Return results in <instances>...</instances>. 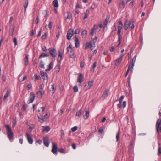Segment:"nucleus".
I'll return each mask as SVG.
<instances>
[{
	"mask_svg": "<svg viewBox=\"0 0 161 161\" xmlns=\"http://www.w3.org/2000/svg\"><path fill=\"white\" fill-rule=\"evenodd\" d=\"M45 107H40V109H38V111L40 113L39 114H40V115H38V117L39 121L41 123H43L49 116L48 114L46 113L42 117H40V116H42V115H43L42 113L45 111Z\"/></svg>",
	"mask_w": 161,
	"mask_h": 161,
	"instance_id": "1",
	"label": "nucleus"
},
{
	"mask_svg": "<svg viewBox=\"0 0 161 161\" xmlns=\"http://www.w3.org/2000/svg\"><path fill=\"white\" fill-rule=\"evenodd\" d=\"M97 37H96L94 39L91 40L90 42H87L85 45L86 49L90 48L91 50H92L95 47V43L96 42Z\"/></svg>",
	"mask_w": 161,
	"mask_h": 161,
	"instance_id": "2",
	"label": "nucleus"
},
{
	"mask_svg": "<svg viewBox=\"0 0 161 161\" xmlns=\"http://www.w3.org/2000/svg\"><path fill=\"white\" fill-rule=\"evenodd\" d=\"M123 24L122 21H119L118 27L117 31V34L118 36V42H119V43L117 45L118 46H119L121 43V40L122 38V37L121 36L120 33L121 32V30L123 28Z\"/></svg>",
	"mask_w": 161,
	"mask_h": 161,
	"instance_id": "3",
	"label": "nucleus"
},
{
	"mask_svg": "<svg viewBox=\"0 0 161 161\" xmlns=\"http://www.w3.org/2000/svg\"><path fill=\"white\" fill-rule=\"evenodd\" d=\"M5 127L7 130L8 138L10 140L13 139H14L13 134L10 127L8 125H6Z\"/></svg>",
	"mask_w": 161,
	"mask_h": 161,
	"instance_id": "4",
	"label": "nucleus"
},
{
	"mask_svg": "<svg viewBox=\"0 0 161 161\" xmlns=\"http://www.w3.org/2000/svg\"><path fill=\"white\" fill-rule=\"evenodd\" d=\"M57 150V144L56 143H53L51 152L53 154L56 155L58 154Z\"/></svg>",
	"mask_w": 161,
	"mask_h": 161,
	"instance_id": "5",
	"label": "nucleus"
},
{
	"mask_svg": "<svg viewBox=\"0 0 161 161\" xmlns=\"http://www.w3.org/2000/svg\"><path fill=\"white\" fill-rule=\"evenodd\" d=\"M49 53L51 56L53 58H55L57 56L56 50L55 48H50L48 49Z\"/></svg>",
	"mask_w": 161,
	"mask_h": 161,
	"instance_id": "6",
	"label": "nucleus"
},
{
	"mask_svg": "<svg viewBox=\"0 0 161 161\" xmlns=\"http://www.w3.org/2000/svg\"><path fill=\"white\" fill-rule=\"evenodd\" d=\"M124 56V54H122L120 55L119 58L116 59L115 61V66H119L122 60L123 57Z\"/></svg>",
	"mask_w": 161,
	"mask_h": 161,
	"instance_id": "7",
	"label": "nucleus"
},
{
	"mask_svg": "<svg viewBox=\"0 0 161 161\" xmlns=\"http://www.w3.org/2000/svg\"><path fill=\"white\" fill-rule=\"evenodd\" d=\"M73 30L71 29H69L68 31L66 37L67 39L68 40H69L71 39L73 36Z\"/></svg>",
	"mask_w": 161,
	"mask_h": 161,
	"instance_id": "8",
	"label": "nucleus"
},
{
	"mask_svg": "<svg viewBox=\"0 0 161 161\" xmlns=\"http://www.w3.org/2000/svg\"><path fill=\"white\" fill-rule=\"evenodd\" d=\"M58 61L59 63H60L62 59V57L64 54V52L62 50H60L58 51Z\"/></svg>",
	"mask_w": 161,
	"mask_h": 161,
	"instance_id": "9",
	"label": "nucleus"
},
{
	"mask_svg": "<svg viewBox=\"0 0 161 161\" xmlns=\"http://www.w3.org/2000/svg\"><path fill=\"white\" fill-rule=\"evenodd\" d=\"M35 97V95L33 92H31L30 94V96L28 99V104L32 103Z\"/></svg>",
	"mask_w": 161,
	"mask_h": 161,
	"instance_id": "10",
	"label": "nucleus"
},
{
	"mask_svg": "<svg viewBox=\"0 0 161 161\" xmlns=\"http://www.w3.org/2000/svg\"><path fill=\"white\" fill-rule=\"evenodd\" d=\"M26 136L28 142L30 144H32L33 143V140L32 136L29 134L28 133H26Z\"/></svg>",
	"mask_w": 161,
	"mask_h": 161,
	"instance_id": "11",
	"label": "nucleus"
},
{
	"mask_svg": "<svg viewBox=\"0 0 161 161\" xmlns=\"http://www.w3.org/2000/svg\"><path fill=\"white\" fill-rule=\"evenodd\" d=\"M44 144L47 147H48L49 145V138L48 137H45L44 138Z\"/></svg>",
	"mask_w": 161,
	"mask_h": 161,
	"instance_id": "12",
	"label": "nucleus"
},
{
	"mask_svg": "<svg viewBox=\"0 0 161 161\" xmlns=\"http://www.w3.org/2000/svg\"><path fill=\"white\" fill-rule=\"evenodd\" d=\"M161 124V119L159 118L158 119L156 123V131H158V128H159V127L160 126V125Z\"/></svg>",
	"mask_w": 161,
	"mask_h": 161,
	"instance_id": "13",
	"label": "nucleus"
},
{
	"mask_svg": "<svg viewBox=\"0 0 161 161\" xmlns=\"http://www.w3.org/2000/svg\"><path fill=\"white\" fill-rule=\"evenodd\" d=\"M41 74L42 78L45 80H47L48 79L47 74L46 72H41Z\"/></svg>",
	"mask_w": 161,
	"mask_h": 161,
	"instance_id": "14",
	"label": "nucleus"
},
{
	"mask_svg": "<svg viewBox=\"0 0 161 161\" xmlns=\"http://www.w3.org/2000/svg\"><path fill=\"white\" fill-rule=\"evenodd\" d=\"M42 132L43 133L44 132H47L49 131L50 129V128L49 126H42Z\"/></svg>",
	"mask_w": 161,
	"mask_h": 161,
	"instance_id": "15",
	"label": "nucleus"
},
{
	"mask_svg": "<svg viewBox=\"0 0 161 161\" xmlns=\"http://www.w3.org/2000/svg\"><path fill=\"white\" fill-rule=\"evenodd\" d=\"M137 57L136 55L132 59V64H131V66L130 68V69L131 71H132L133 69V67L134 66L135 63L136 62V58Z\"/></svg>",
	"mask_w": 161,
	"mask_h": 161,
	"instance_id": "16",
	"label": "nucleus"
},
{
	"mask_svg": "<svg viewBox=\"0 0 161 161\" xmlns=\"http://www.w3.org/2000/svg\"><path fill=\"white\" fill-rule=\"evenodd\" d=\"M109 93V90L108 89H106L105 92L103 94L102 97L104 98L106 97Z\"/></svg>",
	"mask_w": 161,
	"mask_h": 161,
	"instance_id": "17",
	"label": "nucleus"
},
{
	"mask_svg": "<svg viewBox=\"0 0 161 161\" xmlns=\"http://www.w3.org/2000/svg\"><path fill=\"white\" fill-rule=\"evenodd\" d=\"M14 29V25L10 26L9 29V35L10 36H13V32Z\"/></svg>",
	"mask_w": 161,
	"mask_h": 161,
	"instance_id": "18",
	"label": "nucleus"
},
{
	"mask_svg": "<svg viewBox=\"0 0 161 161\" xmlns=\"http://www.w3.org/2000/svg\"><path fill=\"white\" fill-rule=\"evenodd\" d=\"M75 47L77 48L80 45V42L79 39L76 36H75Z\"/></svg>",
	"mask_w": 161,
	"mask_h": 161,
	"instance_id": "19",
	"label": "nucleus"
},
{
	"mask_svg": "<svg viewBox=\"0 0 161 161\" xmlns=\"http://www.w3.org/2000/svg\"><path fill=\"white\" fill-rule=\"evenodd\" d=\"M83 76H82V74H80L78 76L77 81L80 83H81L83 81Z\"/></svg>",
	"mask_w": 161,
	"mask_h": 161,
	"instance_id": "20",
	"label": "nucleus"
},
{
	"mask_svg": "<svg viewBox=\"0 0 161 161\" xmlns=\"http://www.w3.org/2000/svg\"><path fill=\"white\" fill-rule=\"evenodd\" d=\"M53 62L52 61H51L48 66V68L47 69H46V71H49L53 67Z\"/></svg>",
	"mask_w": 161,
	"mask_h": 161,
	"instance_id": "21",
	"label": "nucleus"
},
{
	"mask_svg": "<svg viewBox=\"0 0 161 161\" xmlns=\"http://www.w3.org/2000/svg\"><path fill=\"white\" fill-rule=\"evenodd\" d=\"M24 65L27 66L28 64V55H26L25 58L24 59Z\"/></svg>",
	"mask_w": 161,
	"mask_h": 161,
	"instance_id": "22",
	"label": "nucleus"
},
{
	"mask_svg": "<svg viewBox=\"0 0 161 161\" xmlns=\"http://www.w3.org/2000/svg\"><path fill=\"white\" fill-rule=\"evenodd\" d=\"M128 24L129 27L131 29H133L134 28V25L133 22L131 21L128 22Z\"/></svg>",
	"mask_w": 161,
	"mask_h": 161,
	"instance_id": "23",
	"label": "nucleus"
},
{
	"mask_svg": "<svg viewBox=\"0 0 161 161\" xmlns=\"http://www.w3.org/2000/svg\"><path fill=\"white\" fill-rule=\"evenodd\" d=\"M89 13V11L88 10H87L84 13V16L83 17V19H85L88 17V15Z\"/></svg>",
	"mask_w": 161,
	"mask_h": 161,
	"instance_id": "24",
	"label": "nucleus"
},
{
	"mask_svg": "<svg viewBox=\"0 0 161 161\" xmlns=\"http://www.w3.org/2000/svg\"><path fill=\"white\" fill-rule=\"evenodd\" d=\"M42 95V92L41 90H40L37 92V96L38 98H41Z\"/></svg>",
	"mask_w": 161,
	"mask_h": 161,
	"instance_id": "25",
	"label": "nucleus"
},
{
	"mask_svg": "<svg viewBox=\"0 0 161 161\" xmlns=\"http://www.w3.org/2000/svg\"><path fill=\"white\" fill-rule=\"evenodd\" d=\"M53 3L54 7H58V0H54L53 2Z\"/></svg>",
	"mask_w": 161,
	"mask_h": 161,
	"instance_id": "26",
	"label": "nucleus"
},
{
	"mask_svg": "<svg viewBox=\"0 0 161 161\" xmlns=\"http://www.w3.org/2000/svg\"><path fill=\"white\" fill-rule=\"evenodd\" d=\"M89 116V112L88 111H86L85 115L84 116V119H87Z\"/></svg>",
	"mask_w": 161,
	"mask_h": 161,
	"instance_id": "27",
	"label": "nucleus"
},
{
	"mask_svg": "<svg viewBox=\"0 0 161 161\" xmlns=\"http://www.w3.org/2000/svg\"><path fill=\"white\" fill-rule=\"evenodd\" d=\"M87 34V31L86 30H83L81 33V35L82 37H85Z\"/></svg>",
	"mask_w": 161,
	"mask_h": 161,
	"instance_id": "28",
	"label": "nucleus"
},
{
	"mask_svg": "<svg viewBox=\"0 0 161 161\" xmlns=\"http://www.w3.org/2000/svg\"><path fill=\"white\" fill-rule=\"evenodd\" d=\"M9 92L8 91H7L6 93L5 94L4 96L3 99L4 100H7V98L9 96Z\"/></svg>",
	"mask_w": 161,
	"mask_h": 161,
	"instance_id": "29",
	"label": "nucleus"
},
{
	"mask_svg": "<svg viewBox=\"0 0 161 161\" xmlns=\"http://www.w3.org/2000/svg\"><path fill=\"white\" fill-rule=\"evenodd\" d=\"M93 83V80H91L90 81H89L88 82V85L87 86V88H90L91 86H92Z\"/></svg>",
	"mask_w": 161,
	"mask_h": 161,
	"instance_id": "30",
	"label": "nucleus"
},
{
	"mask_svg": "<svg viewBox=\"0 0 161 161\" xmlns=\"http://www.w3.org/2000/svg\"><path fill=\"white\" fill-rule=\"evenodd\" d=\"M28 0H25L24 4V7L25 8V11L28 6Z\"/></svg>",
	"mask_w": 161,
	"mask_h": 161,
	"instance_id": "31",
	"label": "nucleus"
},
{
	"mask_svg": "<svg viewBox=\"0 0 161 161\" xmlns=\"http://www.w3.org/2000/svg\"><path fill=\"white\" fill-rule=\"evenodd\" d=\"M44 62L42 60L41 61L39 64L40 67L41 68L44 69Z\"/></svg>",
	"mask_w": 161,
	"mask_h": 161,
	"instance_id": "32",
	"label": "nucleus"
},
{
	"mask_svg": "<svg viewBox=\"0 0 161 161\" xmlns=\"http://www.w3.org/2000/svg\"><path fill=\"white\" fill-rule=\"evenodd\" d=\"M81 114V109H80L78 111H77L76 114V116L80 117Z\"/></svg>",
	"mask_w": 161,
	"mask_h": 161,
	"instance_id": "33",
	"label": "nucleus"
},
{
	"mask_svg": "<svg viewBox=\"0 0 161 161\" xmlns=\"http://www.w3.org/2000/svg\"><path fill=\"white\" fill-rule=\"evenodd\" d=\"M28 105L27 104H24L22 105V107L21 108L22 110L23 111H25L26 110Z\"/></svg>",
	"mask_w": 161,
	"mask_h": 161,
	"instance_id": "34",
	"label": "nucleus"
},
{
	"mask_svg": "<svg viewBox=\"0 0 161 161\" xmlns=\"http://www.w3.org/2000/svg\"><path fill=\"white\" fill-rule=\"evenodd\" d=\"M125 6V2L124 1H122L120 2L119 4V7L120 8H123Z\"/></svg>",
	"mask_w": 161,
	"mask_h": 161,
	"instance_id": "35",
	"label": "nucleus"
},
{
	"mask_svg": "<svg viewBox=\"0 0 161 161\" xmlns=\"http://www.w3.org/2000/svg\"><path fill=\"white\" fill-rule=\"evenodd\" d=\"M129 27V26L128 24V21H127L124 24V28L125 30H126L128 29Z\"/></svg>",
	"mask_w": 161,
	"mask_h": 161,
	"instance_id": "36",
	"label": "nucleus"
},
{
	"mask_svg": "<svg viewBox=\"0 0 161 161\" xmlns=\"http://www.w3.org/2000/svg\"><path fill=\"white\" fill-rule=\"evenodd\" d=\"M109 19V16H107V17L105 19V21H104V24H105V25L107 24V23L108 22Z\"/></svg>",
	"mask_w": 161,
	"mask_h": 161,
	"instance_id": "37",
	"label": "nucleus"
},
{
	"mask_svg": "<svg viewBox=\"0 0 161 161\" xmlns=\"http://www.w3.org/2000/svg\"><path fill=\"white\" fill-rule=\"evenodd\" d=\"M95 29V26H94L91 29V31L90 33L91 36H93L94 35V30Z\"/></svg>",
	"mask_w": 161,
	"mask_h": 161,
	"instance_id": "38",
	"label": "nucleus"
},
{
	"mask_svg": "<svg viewBox=\"0 0 161 161\" xmlns=\"http://www.w3.org/2000/svg\"><path fill=\"white\" fill-rule=\"evenodd\" d=\"M47 33H44V34H43L42 35V38L43 40H45L47 38Z\"/></svg>",
	"mask_w": 161,
	"mask_h": 161,
	"instance_id": "39",
	"label": "nucleus"
},
{
	"mask_svg": "<svg viewBox=\"0 0 161 161\" xmlns=\"http://www.w3.org/2000/svg\"><path fill=\"white\" fill-rule=\"evenodd\" d=\"M68 15L66 17V19H70L72 17V14L70 13L69 12L68 13Z\"/></svg>",
	"mask_w": 161,
	"mask_h": 161,
	"instance_id": "40",
	"label": "nucleus"
},
{
	"mask_svg": "<svg viewBox=\"0 0 161 161\" xmlns=\"http://www.w3.org/2000/svg\"><path fill=\"white\" fill-rule=\"evenodd\" d=\"M60 64H58L57 65L55 68V69L56 70V71L59 72L60 70Z\"/></svg>",
	"mask_w": 161,
	"mask_h": 161,
	"instance_id": "41",
	"label": "nucleus"
},
{
	"mask_svg": "<svg viewBox=\"0 0 161 161\" xmlns=\"http://www.w3.org/2000/svg\"><path fill=\"white\" fill-rule=\"evenodd\" d=\"M74 91L75 92H77L78 91V87L77 85H75L73 87Z\"/></svg>",
	"mask_w": 161,
	"mask_h": 161,
	"instance_id": "42",
	"label": "nucleus"
},
{
	"mask_svg": "<svg viewBox=\"0 0 161 161\" xmlns=\"http://www.w3.org/2000/svg\"><path fill=\"white\" fill-rule=\"evenodd\" d=\"M58 151L59 152H60V153H66L65 150L63 148H61L60 149H59L58 150Z\"/></svg>",
	"mask_w": 161,
	"mask_h": 161,
	"instance_id": "43",
	"label": "nucleus"
},
{
	"mask_svg": "<svg viewBox=\"0 0 161 161\" xmlns=\"http://www.w3.org/2000/svg\"><path fill=\"white\" fill-rule=\"evenodd\" d=\"M80 29L78 28H77L75 30V32H74V34H78L80 33Z\"/></svg>",
	"mask_w": 161,
	"mask_h": 161,
	"instance_id": "44",
	"label": "nucleus"
},
{
	"mask_svg": "<svg viewBox=\"0 0 161 161\" xmlns=\"http://www.w3.org/2000/svg\"><path fill=\"white\" fill-rule=\"evenodd\" d=\"M34 76L35 78V81H36L39 80L40 78V76H39L37 74H35L34 75Z\"/></svg>",
	"mask_w": 161,
	"mask_h": 161,
	"instance_id": "45",
	"label": "nucleus"
},
{
	"mask_svg": "<svg viewBox=\"0 0 161 161\" xmlns=\"http://www.w3.org/2000/svg\"><path fill=\"white\" fill-rule=\"evenodd\" d=\"M52 92L53 93H54L55 91V88L54 87V85L52 84Z\"/></svg>",
	"mask_w": 161,
	"mask_h": 161,
	"instance_id": "46",
	"label": "nucleus"
},
{
	"mask_svg": "<svg viewBox=\"0 0 161 161\" xmlns=\"http://www.w3.org/2000/svg\"><path fill=\"white\" fill-rule=\"evenodd\" d=\"M34 128L35 126L33 124L30 125H29V128L30 129H31V131H32V129H33Z\"/></svg>",
	"mask_w": 161,
	"mask_h": 161,
	"instance_id": "47",
	"label": "nucleus"
},
{
	"mask_svg": "<svg viewBox=\"0 0 161 161\" xmlns=\"http://www.w3.org/2000/svg\"><path fill=\"white\" fill-rule=\"evenodd\" d=\"M119 133H118L116 136V141L117 142L119 141V139L120 138V136H119Z\"/></svg>",
	"mask_w": 161,
	"mask_h": 161,
	"instance_id": "48",
	"label": "nucleus"
},
{
	"mask_svg": "<svg viewBox=\"0 0 161 161\" xmlns=\"http://www.w3.org/2000/svg\"><path fill=\"white\" fill-rule=\"evenodd\" d=\"M72 50V48L71 45H69L67 48V51H68L71 52Z\"/></svg>",
	"mask_w": 161,
	"mask_h": 161,
	"instance_id": "49",
	"label": "nucleus"
},
{
	"mask_svg": "<svg viewBox=\"0 0 161 161\" xmlns=\"http://www.w3.org/2000/svg\"><path fill=\"white\" fill-rule=\"evenodd\" d=\"M80 67L83 68L85 65V63L82 61H81L80 63Z\"/></svg>",
	"mask_w": 161,
	"mask_h": 161,
	"instance_id": "50",
	"label": "nucleus"
},
{
	"mask_svg": "<svg viewBox=\"0 0 161 161\" xmlns=\"http://www.w3.org/2000/svg\"><path fill=\"white\" fill-rule=\"evenodd\" d=\"M52 26V23L51 21H49L48 25V28L50 29H51Z\"/></svg>",
	"mask_w": 161,
	"mask_h": 161,
	"instance_id": "51",
	"label": "nucleus"
},
{
	"mask_svg": "<svg viewBox=\"0 0 161 161\" xmlns=\"http://www.w3.org/2000/svg\"><path fill=\"white\" fill-rule=\"evenodd\" d=\"M45 57V53H42L41 54L39 57V59H41V58H42L44 57Z\"/></svg>",
	"mask_w": 161,
	"mask_h": 161,
	"instance_id": "52",
	"label": "nucleus"
},
{
	"mask_svg": "<svg viewBox=\"0 0 161 161\" xmlns=\"http://www.w3.org/2000/svg\"><path fill=\"white\" fill-rule=\"evenodd\" d=\"M77 127L75 126L72 128L71 130L73 132H75L77 130Z\"/></svg>",
	"mask_w": 161,
	"mask_h": 161,
	"instance_id": "53",
	"label": "nucleus"
},
{
	"mask_svg": "<svg viewBox=\"0 0 161 161\" xmlns=\"http://www.w3.org/2000/svg\"><path fill=\"white\" fill-rule=\"evenodd\" d=\"M124 96L122 95L120 97L119 99V103H122V100L124 98Z\"/></svg>",
	"mask_w": 161,
	"mask_h": 161,
	"instance_id": "54",
	"label": "nucleus"
},
{
	"mask_svg": "<svg viewBox=\"0 0 161 161\" xmlns=\"http://www.w3.org/2000/svg\"><path fill=\"white\" fill-rule=\"evenodd\" d=\"M27 87L28 89H30L32 87V85L31 84L29 83L27 85Z\"/></svg>",
	"mask_w": 161,
	"mask_h": 161,
	"instance_id": "55",
	"label": "nucleus"
},
{
	"mask_svg": "<svg viewBox=\"0 0 161 161\" xmlns=\"http://www.w3.org/2000/svg\"><path fill=\"white\" fill-rule=\"evenodd\" d=\"M97 66V62H94L93 63V65L92 66V68L93 69V71H94V69Z\"/></svg>",
	"mask_w": 161,
	"mask_h": 161,
	"instance_id": "56",
	"label": "nucleus"
},
{
	"mask_svg": "<svg viewBox=\"0 0 161 161\" xmlns=\"http://www.w3.org/2000/svg\"><path fill=\"white\" fill-rule=\"evenodd\" d=\"M13 42L14 43V44L15 45H16L17 44V39L16 38H14L13 40Z\"/></svg>",
	"mask_w": 161,
	"mask_h": 161,
	"instance_id": "57",
	"label": "nucleus"
},
{
	"mask_svg": "<svg viewBox=\"0 0 161 161\" xmlns=\"http://www.w3.org/2000/svg\"><path fill=\"white\" fill-rule=\"evenodd\" d=\"M98 132L100 134H103L104 133V130L103 129H101L99 130Z\"/></svg>",
	"mask_w": 161,
	"mask_h": 161,
	"instance_id": "58",
	"label": "nucleus"
},
{
	"mask_svg": "<svg viewBox=\"0 0 161 161\" xmlns=\"http://www.w3.org/2000/svg\"><path fill=\"white\" fill-rule=\"evenodd\" d=\"M114 50H115V48L114 46H112L111 47L110 49V50L111 52L114 51Z\"/></svg>",
	"mask_w": 161,
	"mask_h": 161,
	"instance_id": "59",
	"label": "nucleus"
},
{
	"mask_svg": "<svg viewBox=\"0 0 161 161\" xmlns=\"http://www.w3.org/2000/svg\"><path fill=\"white\" fill-rule=\"evenodd\" d=\"M126 105V102L125 101H124L123 103L122 106L123 108H125Z\"/></svg>",
	"mask_w": 161,
	"mask_h": 161,
	"instance_id": "60",
	"label": "nucleus"
},
{
	"mask_svg": "<svg viewBox=\"0 0 161 161\" xmlns=\"http://www.w3.org/2000/svg\"><path fill=\"white\" fill-rule=\"evenodd\" d=\"M73 148L74 149H75L76 148V145L75 143H73L72 145Z\"/></svg>",
	"mask_w": 161,
	"mask_h": 161,
	"instance_id": "61",
	"label": "nucleus"
},
{
	"mask_svg": "<svg viewBox=\"0 0 161 161\" xmlns=\"http://www.w3.org/2000/svg\"><path fill=\"white\" fill-rule=\"evenodd\" d=\"M134 2L133 1L130 3L129 6L130 7H133Z\"/></svg>",
	"mask_w": 161,
	"mask_h": 161,
	"instance_id": "62",
	"label": "nucleus"
},
{
	"mask_svg": "<svg viewBox=\"0 0 161 161\" xmlns=\"http://www.w3.org/2000/svg\"><path fill=\"white\" fill-rule=\"evenodd\" d=\"M42 141L40 140H38L36 141V143L38 144H39L41 145L42 144Z\"/></svg>",
	"mask_w": 161,
	"mask_h": 161,
	"instance_id": "63",
	"label": "nucleus"
},
{
	"mask_svg": "<svg viewBox=\"0 0 161 161\" xmlns=\"http://www.w3.org/2000/svg\"><path fill=\"white\" fill-rule=\"evenodd\" d=\"M158 155H160L161 154V148L159 147V149L158 150Z\"/></svg>",
	"mask_w": 161,
	"mask_h": 161,
	"instance_id": "64",
	"label": "nucleus"
}]
</instances>
